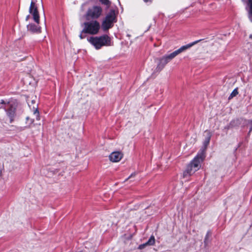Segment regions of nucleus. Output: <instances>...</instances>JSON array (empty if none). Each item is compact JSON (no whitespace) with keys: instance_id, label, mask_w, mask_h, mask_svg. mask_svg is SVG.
Returning <instances> with one entry per match:
<instances>
[{"instance_id":"obj_7","label":"nucleus","mask_w":252,"mask_h":252,"mask_svg":"<svg viewBox=\"0 0 252 252\" xmlns=\"http://www.w3.org/2000/svg\"><path fill=\"white\" fill-rule=\"evenodd\" d=\"M115 19V14L111 13L108 14L105 20L102 23V28L104 31H106L111 28L113 26V23Z\"/></svg>"},{"instance_id":"obj_21","label":"nucleus","mask_w":252,"mask_h":252,"mask_svg":"<svg viewBox=\"0 0 252 252\" xmlns=\"http://www.w3.org/2000/svg\"><path fill=\"white\" fill-rule=\"evenodd\" d=\"M208 236H209V233H207V234H206V238L204 240L205 243H206V242L207 241V238Z\"/></svg>"},{"instance_id":"obj_19","label":"nucleus","mask_w":252,"mask_h":252,"mask_svg":"<svg viewBox=\"0 0 252 252\" xmlns=\"http://www.w3.org/2000/svg\"><path fill=\"white\" fill-rule=\"evenodd\" d=\"M250 124V130L249 131V134L252 131V120H250L249 121Z\"/></svg>"},{"instance_id":"obj_4","label":"nucleus","mask_w":252,"mask_h":252,"mask_svg":"<svg viewBox=\"0 0 252 252\" xmlns=\"http://www.w3.org/2000/svg\"><path fill=\"white\" fill-rule=\"evenodd\" d=\"M0 104L3 105L1 108L5 111L7 116L9 118L10 123H12L16 115V108L14 104L10 101L3 99L0 100Z\"/></svg>"},{"instance_id":"obj_8","label":"nucleus","mask_w":252,"mask_h":252,"mask_svg":"<svg viewBox=\"0 0 252 252\" xmlns=\"http://www.w3.org/2000/svg\"><path fill=\"white\" fill-rule=\"evenodd\" d=\"M29 12L32 15L34 21L38 24L39 23V15L35 2L33 0L31 1Z\"/></svg>"},{"instance_id":"obj_6","label":"nucleus","mask_w":252,"mask_h":252,"mask_svg":"<svg viewBox=\"0 0 252 252\" xmlns=\"http://www.w3.org/2000/svg\"><path fill=\"white\" fill-rule=\"evenodd\" d=\"M205 157V153L202 151L201 153L198 154L190 162V164L193 167L194 170H198L200 168L201 162L203 160Z\"/></svg>"},{"instance_id":"obj_14","label":"nucleus","mask_w":252,"mask_h":252,"mask_svg":"<svg viewBox=\"0 0 252 252\" xmlns=\"http://www.w3.org/2000/svg\"><path fill=\"white\" fill-rule=\"evenodd\" d=\"M193 167L191 165V164H189L187 167L186 170L183 173V176L185 177L187 176H191L193 173H194L197 170H194Z\"/></svg>"},{"instance_id":"obj_13","label":"nucleus","mask_w":252,"mask_h":252,"mask_svg":"<svg viewBox=\"0 0 252 252\" xmlns=\"http://www.w3.org/2000/svg\"><path fill=\"white\" fill-rule=\"evenodd\" d=\"M155 237L153 235H152L146 243L141 244V245H140L138 246V248L139 250H142V249H143L144 248H145L147 246H153L155 245Z\"/></svg>"},{"instance_id":"obj_23","label":"nucleus","mask_w":252,"mask_h":252,"mask_svg":"<svg viewBox=\"0 0 252 252\" xmlns=\"http://www.w3.org/2000/svg\"><path fill=\"white\" fill-rule=\"evenodd\" d=\"M29 18H30V15H28V16L26 17V20L27 21H28V20H29Z\"/></svg>"},{"instance_id":"obj_3","label":"nucleus","mask_w":252,"mask_h":252,"mask_svg":"<svg viewBox=\"0 0 252 252\" xmlns=\"http://www.w3.org/2000/svg\"><path fill=\"white\" fill-rule=\"evenodd\" d=\"M83 32L91 35L97 34L100 30V25L96 20H92L83 23Z\"/></svg>"},{"instance_id":"obj_12","label":"nucleus","mask_w":252,"mask_h":252,"mask_svg":"<svg viewBox=\"0 0 252 252\" xmlns=\"http://www.w3.org/2000/svg\"><path fill=\"white\" fill-rule=\"evenodd\" d=\"M27 29L29 31L33 33H40L41 32V27L34 24H29Z\"/></svg>"},{"instance_id":"obj_15","label":"nucleus","mask_w":252,"mask_h":252,"mask_svg":"<svg viewBox=\"0 0 252 252\" xmlns=\"http://www.w3.org/2000/svg\"><path fill=\"white\" fill-rule=\"evenodd\" d=\"M238 88H235L232 92L231 93L230 95L228 97V100H230L233 98L234 97L236 96L238 94Z\"/></svg>"},{"instance_id":"obj_11","label":"nucleus","mask_w":252,"mask_h":252,"mask_svg":"<svg viewBox=\"0 0 252 252\" xmlns=\"http://www.w3.org/2000/svg\"><path fill=\"white\" fill-rule=\"evenodd\" d=\"M123 154L120 152H114L109 155V159L113 162H118L123 158Z\"/></svg>"},{"instance_id":"obj_5","label":"nucleus","mask_w":252,"mask_h":252,"mask_svg":"<svg viewBox=\"0 0 252 252\" xmlns=\"http://www.w3.org/2000/svg\"><path fill=\"white\" fill-rule=\"evenodd\" d=\"M102 9L98 6H94L89 8L86 14V18L88 20L92 19L95 20L98 19L101 15Z\"/></svg>"},{"instance_id":"obj_16","label":"nucleus","mask_w":252,"mask_h":252,"mask_svg":"<svg viewBox=\"0 0 252 252\" xmlns=\"http://www.w3.org/2000/svg\"><path fill=\"white\" fill-rule=\"evenodd\" d=\"M104 5H106L107 6H109L110 5V2L109 0H99Z\"/></svg>"},{"instance_id":"obj_18","label":"nucleus","mask_w":252,"mask_h":252,"mask_svg":"<svg viewBox=\"0 0 252 252\" xmlns=\"http://www.w3.org/2000/svg\"><path fill=\"white\" fill-rule=\"evenodd\" d=\"M84 33H85V32H83V30L81 31L80 35H79V37L80 38V39H84L86 37V35L85 34H84Z\"/></svg>"},{"instance_id":"obj_10","label":"nucleus","mask_w":252,"mask_h":252,"mask_svg":"<svg viewBox=\"0 0 252 252\" xmlns=\"http://www.w3.org/2000/svg\"><path fill=\"white\" fill-rule=\"evenodd\" d=\"M203 137L204 138V141L203 142L204 149L203 150H202V151L204 152L205 150L206 149L207 146L208 145L210 142V140L211 137V133L210 131L209 130H205L203 133Z\"/></svg>"},{"instance_id":"obj_2","label":"nucleus","mask_w":252,"mask_h":252,"mask_svg":"<svg viewBox=\"0 0 252 252\" xmlns=\"http://www.w3.org/2000/svg\"><path fill=\"white\" fill-rule=\"evenodd\" d=\"M87 40L96 50L100 49L103 46L111 45V38L106 34L100 36H92Z\"/></svg>"},{"instance_id":"obj_22","label":"nucleus","mask_w":252,"mask_h":252,"mask_svg":"<svg viewBox=\"0 0 252 252\" xmlns=\"http://www.w3.org/2000/svg\"><path fill=\"white\" fill-rule=\"evenodd\" d=\"M145 2H151L152 0H144Z\"/></svg>"},{"instance_id":"obj_1","label":"nucleus","mask_w":252,"mask_h":252,"mask_svg":"<svg viewBox=\"0 0 252 252\" xmlns=\"http://www.w3.org/2000/svg\"><path fill=\"white\" fill-rule=\"evenodd\" d=\"M201 39L195 41L191 43L187 44L186 45H184L180 47L178 50L174 51L172 53L163 56L162 58H158L157 60L158 61V64L156 68V70L157 72H159L161 70L163 69L166 64L169 63L171 60L174 58L176 56H177L179 54L182 52L185 51L190 47H192L193 45L201 41Z\"/></svg>"},{"instance_id":"obj_20","label":"nucleus","mask_w":252,"mask_h":252,"mask_svg":"<svg viewBox=\"0 0 252 252\" xmlns=\"http://www.w3.org/2000/svg\"><path fill=\"white\" fill-rule=\"evenodd\" d=\"M248 5L250 9L252 8V0H248Z\"/></svg>"},{"instance_id":"obj_17","label":"nucleus","mask_w":252,"mask_h":252,"mask_svg":"<svg viewBox=\"0 0 252 252\" xmlns=\"http://www.w3.org/2000/svg\"><path fill=\"white\" fill-rule=\"evenodd\" d=\"M249 18L251 22H252V8L250 9L249 12Z\"/></svg>"},{"instance_id":"obj_24","label":"nucleus","mask_w":252,"mask_h":252,"mask_svg":"<svg viewBox=\"0 0 252 252\" xmlns=\"http://www.w3.org/2000/svg\"><path fill=\"white\" fill-rule=\"evenodd\" d=\"M133 176V174H132L126 180H127L128 179L130 178L131 177H132Z\"/></svg>"},{"instance_id":"obj_9","label":"nucleus","mask_w":252,"mask_h":252,"mask_svg":"<svg viewBox=\"0 0 252 252\" xmlns=\"http://www.w3.org/2000/svg\"><path fill=\"white\" fill-rule=\"evenodd\" d=\"M32 112L33 114L32 117H27L26 118L27 123L29 124V125H32L33 124L35 119L37 121H38L40 119L39 113L38 111L37 108L33 106Z\"/></svg>"}]
</instances>
